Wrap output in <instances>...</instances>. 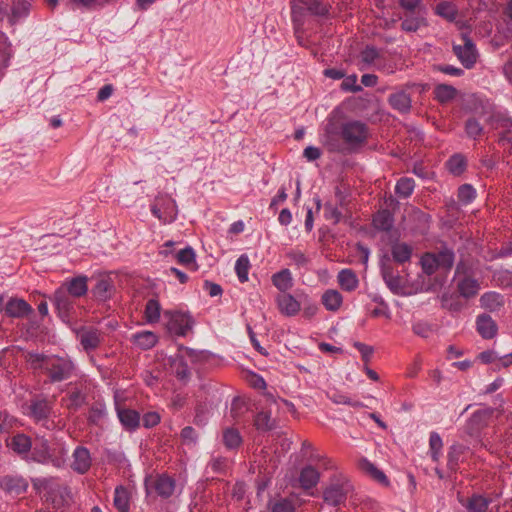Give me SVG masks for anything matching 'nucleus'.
Returning a JSON list of instances; mask_svg holds the SVG:
<instances>
[{
  "instance_id": "412c9836",
  "label": "nucleus",
  "mask_w": 512,
  "mask_h": 512,
  "mask_svg": "<svg viewBox=\"0 0 512 512\" xmlns=\"http://www.w3.org/2000/svg\"><path fill=\"white\" fill-rule=\"evenodd\" d=\"M319 479L320 474L318 470L308 465L300 471L298 482L301 488L309 490L318 484Z\"/></svg>"
},
{
  "instance_id": "13d9d810",
  "label": "nucleus",
  "mask_w": 512,
  "mask_h": 512,
  "mask_svg": "<svg viewBox=\"0 0 512 512\" xmlns=\"http://www.w3.org/2000/svg\"><path fill=\"white\" fill-rule=\"evenodd\" d=\"M177 260L183 265L195 262V252L191 247H186L177 253Z\"/></svg>"
},
{
  "instance_id": "b1692460",
  "label": "nucleus",
  "mask_w": 512,
  "mask_h": 512,
  "mask_svg": "<svg viewBox=\"0 0 512 512\" xmlns=\"http://www.w3.org/2000/svg\"><path fill=\"white\" fill-rule=\"evenodd\" d=\"M73 461L70 466L79 473L86 472L91 465L89 450H73Z\"/></svg>"
},
{
  "instance_id": "2f4dec72",
  "label": "nucleus",
  "mask_w": 512,
  "mask_h": 512,
  "mask_svg": "<svg viewBox=\"0 0 512 512\" xmlns=\"http://www.w3.org/2000/svg\"><path fill=\"white\" fill-rule=\"evenodd\" d=\"M342 295L337 290H327L322 295V303L329 311H337L342 304Z\"/></svg>"
},
{
  "instance_id": "7c9ffc66",
  "label": "nucleus",
  "mask_w": 512,
  "mask_h": 512,
  "mask_svg": "<svg viewBox=\"0 0 512 512\" xmlns=\"http://www.w3.org/2000/svg\"><path fill=\"white\" fill-rule=\"evenodd\" d=\"M338 282L342 289L353 291L358 286L356 274L351 269H343L338 274Z\"/></svg>"
},
{
  "instance_id": "20e7f679",
  "label": "nucleus",
  "mask_w": 512,
  "mask_h": 512,
  "mask_svg": "<svg viewBox=\"0 0 512 512\" xmlns=\"http://www.w3.org/2000/svg\"><path fill=\"white\" fill-rule=\"evenodd\" d=\"M493 409H483L474 412L464 426V433L470 438L479 440L486 447L488 443L482 441V433L488 427L492 418Z\"/></svg>"
},
{
  "instance_id": "473e14b6",
  "label": "nucleus",
  "mask_w": 512,
  "mask_h": 512,
  "mask_svg": "<svg viewBox=\"0 0 512 512\" xmlns=\"http://www.w3.org/2000/svg\"><path fill=\"white\" fill-rule=\"evenodd\" d=\"M114 506L120 512H129L130 509V493L129 491L120 486L115 489Z\"/></svg>"
},
{
  "instance_id": "f03ea898",
  "label": "nucleus",
  "mask_w": 512,
  "mask_h": 512,
  "mask_svg": "<svg viewBox=\"0 0 512 512\" xmlns=\"http://www.w3.org/2000/svg\"><path fill=\"white\" fill-rule=\"evenodd\" d=\"M69 450H16L20 458L28 462H37L55 467L66 465V453Z\"/></svg>"
},
{
  "instance_id": "f704fd0d",
  "label": "nucleus",
  "mask_w": 512,
  "mask_h": 512,
  "mask_svg": "<svg viewBox=\"0 0 512 512\" xmlns=\"http://www.w3.org/2000/svg\"><path fill=\"white\" fill-rule=\"evenodd\" d=\"M415 188V181L413 178L402 177L395 186V193L399 198L406 199L410 197Z\"/></svg>"
},
{
  "instance_id": "de8ad7c7",
  "label": "nucleus",
  "mask_w": 512,
  "mask_h": 512,
  "mask_svg": "<svg viewBox=\"0 0 512 512\" xmlns=\"http://www.w3.org/2000/svg\"><path fill=\"white\" fill-rule=\"evenodd\" d=\"M465 131L468 137L477 139L483 133V127L475 118H469L465 122Z\"/></svg>"
},
{
  "instance_id": "423d86ee",
  "label": "nucleus",
  "mask_w": 512,
  "mask_h": 512,
  "mask_svg": "<svg viewBox=\"0 0 512 512\" xmlns=\"http://www.w3.org/2000/svg\"><path fill=\"white\" fill-rule=\"evenodd\" d=\"M151 212L163 224H168L177 218L178 209L174 199L169 195L160 194L154 199Z\"/></svg>"
},
{
  "instance_id": "603ef678",
  "label": "nucleus",
  "mask_w": 512,
  "mask_h": 512,
  "mask_svg": "<svg viewBox=\"0 0 512 512\" xmlns=\"http://www.w3.org/2000/svg\"><path fill=\"white\" fill-rule=\"evenodd\" d=\"M458 198L462 203H470L475 198V190L470 184H463L458 189Z\"/></svg>"
},
{
  "instance_id": "72a5a7b5",
  "label": "nucleus",
  "mask_w": 512,
  "mask_h": 512,
  "mask_svg": "<svg viewBox=\"0 0 512 512\" xmlns=\"http://www.w3.org/2000/svg\"><path fill=\"white\" fill-rule=\"evenodd\" d=\"M391 253L397 263H405L411 258L412 247L406 243H395L391 248Z\"/></svg>"
},
{
  "instance_id": "ea45409f",
  "label": "nucleus",
  "mask_w": 512,
  "mask_h": 512,
  "mask_svg": "<svg viewBox=\"0 0 512 512\" xmlns=\"http://www.w3.org/2000/svg\"><path fill=\"white\" fill-rule=\"evenodd\" d=\"M160 304L156 299H149L145 306L144 316L147 322L155 323L160 318Z\"/></svg>"
},
{
  "instance_id": "e433bc0d",
  "label": "nucleus",
  "mask_w": 512,
  "mask_h": 512,
  "mask_svg": "<svg viewBox=\"0 0 512 512\" xmlns=\"http://www.w3.org/2000/svg\"><path fill=\"white\" fill-rule=\"evenodd\" d=\"M436 257L439 268L450 270L454 264V252L451 249L443 248L437 253H433Z\"/></svg>"
},
{
  "instance_id": "c85d7f7f",
  "label": "nucleus",
  "mask_w": 512,
  "mask_h": 512,
  "mask_svg": "<svg viewBox=\"0 0 512 512\" xmlns=\"http://www.w3.org/2000/svg\"><path fill=\"white\" fill-rule=\"evenodd\" d=\"M359 468L364 472L366 473L367 475H369L370 477H372L373 479H375L376 481L380 482V483H383V484H387L388 483V480H387V477L385 476V474L379 470L372 462H370L369 460L363 458L359 461Z\"/></svg>"
},
{
  "instance_id": "6e6552de",
  "label": "nucleus",
  "mask_w": 512,
  "mask_h": 512,
  "mask_svg": "<svg viewBox=\"0 0 512 512\" xmlns=\"http://www.w3.org/2000/svg\"><path fill=\"white\" fill-rule=\"evenodd\" d=\"M462 39L464 44L453 45V52L465 68L471 69L477 61L478 54L468 34L463 33Z\"/></svg>"
},
{
  "instance_id": "0eeeda50",
  "label": "nucleus",
  "mask_w": 512,
  "mask_h": 512,
  "mask_svg": "<svg viewBox=\"0 0 512 512\" xmlns=\"http://www.w3.org/2000/svg\"><path fill=\"white\" fill-rule=\"evenodd\" d=\"M73 370L72 361L58 356H50L44 372L48 375L51 383H56L68 379Z\"/></svg>"
},
{
  "instance_id": "a19ab883",
  "label": "nucleus",
  "mask_w": 512,
  "mask_h": 512,
  "mask_svg": "<svg viewBox=\"0 0 512 512\" xmlns=\"http://www.w3.org/2000/svg\"><path fill=\"white\" fill-rule=\"evenodd\" d=\"M250 267L251 265L247 255L243 254L237 259L235 271L241 283L248 281V272Z\"/></svg>"
},
{
  "instance_id": "e2e57ef3",
  "label": "nucleus",
  "mask_w": 512,
  "mask_h": 512,
  "mask_svg": "<svg viewBox=\"0 0 512 512\" xmlns=\"http://www.w3.org/2000/svg\"><path fill=\"white\" fill-rule=\"evenodd\" d=\"M16 419L6 411L0 412V432H9Z\"/></svg>"
},
{
  "instance_id": "c756f323",
  "label": "nucleus",
  "mask_w": 512,
  "mask_h": 512,
  "mask_svg": "<svg viewBox=\"0 0 512 512\" xmlns=\"http://www.w3.org/2000/svg\"><path fill=\"white\" fill-rule=\"evenodd\" d=\"M435 99L439 103H448L453 100L457 95V90L455 87L448 84H438L434 88Z\"/></svg>"
},
{
  "instance_id": "58836bf2",
  "label": "nucleus",
  "mask_w": 512,
  "mask_h": 512,
  "mask_svg": "<svg viewBox=\"0 0 512 512\" xmlns=\"http://www.w3.org/2000/svg\"><path fill=\"white\" fill-rule=\"evenodd\" d=\"M490 502L491 500L484 496L473 495L469 499L466 507L470 512H486Z\"/></svg>"
},
{
  "instance_id": "680f3d73",
  "label": "nucleus",
  "mask_w": 512,
  "mask_h": 512,
  "mask_svg": "<svg viewBox=\"0 0 512 512\" xmlns=\"http://www.w3.org/2000/svg\"><path fill=\"white\" fill-rule=\"evenodd\" d=\"M357 76L355 74L350 75L345 78V80L341 84V88L345 91L350 92H360L362 90V87L360 85H357Z\"/></svg>"
},
{
  "instance_id": "a18cd8bd",
  "label": "nucleus",
  "mask_w": 512,
  "mask_h": 512,
  "mask_svg": "<svg viewBox=\"0 0 512 512\" xmlns=\"http://www.w3.org/2000/svg\"><path fill=\"white\" fill-rule=\"evenodd\" d=\"M447 168L453 175H460L466 168V160L464 156L456 154L447 162Z\"/></svg>"
},
{
  "instance_id": "dca6fc26",
  "label": "nucleus",
  "mask_w": 512,
  "mask_h": 512,
  "mask_svg": "<svg viewBox=\"0 0 512 512\" xmlns=\"http://www.w3.org/2000/svg\"><path fill=\"white\" fill-rule=\"evenodd\" d=\"M78 337L84 350H94L101 342V333L97 329L93 328H82L78 331Z\"/></svg>"
},
{
  "instance_id": "f257e3e1",
  "label": "nucleus",
  "mask_w": 512,
  "mask_h": 512,
  "mask_svg": "<svg viewBox=\"0 0 512 512\" xmlns=\"http://www.w3.org/2000/svg\"><path fill=\"white\" fill-rule=\"evenodd\" d=\"M33 488L38 495L54 508L68 505L71 495L68 489L54 478H36L32 481Z\"/></svg>"
},
{
  "instance_id": "1a4fd4ad",
  "label": "nucleus",
  "mask_w": 512,
  "mask_h": 512,
  "mask_svg": "<svg viewBox=\"0 0 512 512\" xmlns=\"http://www.w3.org/2000/svg\"><path fill=\"white\" fill-rule=\"evenodd\" d=\"M145 488L147 493L155 490L159 496L168 498L174 493L175 481L165 474L156 477L149 476L145 479Z\"/></svg>"
},
{
  "instance_id": "5fc2aeb1",
  "label": "nucleus",
  "mask_w": 512,
  "mask_h": 512,
  "mask_svg": "<svg viewBox=\"0 0 512 512\" xmlns=\"http://www.w3.org/2000/svg\"><path fill=\"white\" fill-rule=\"evenodd\" d=\"M442 307L448 309L451 312H459L463 305L458 298L448 295L442 296Z\"/></svg>"
},
{
  "instance_id": "ddd939ff",
  "label": "nucleus",
  "mask_w": 512,
  "mask_h": 512,
  "mask_svg": "<svg viewBox=\"0 0 512 512\" xmlns=\"http://www.w3.org/2000/svg\"><path fill=\"white\" fill-rule=\"evenodd\" d=\"M275 302L279 312L286 317H293L301 310V304L290 293L278 294Z\"/></svg>"
},
{
  "instance_id": "69168bd1",
  "label": "nucleus",
  "mask_w": 512,
  "mask_h": 512,
  "mask_svg": "<svg viewBox=\"0 0 512 512\" xmlns=\"http://www.w3.org/2000/svg\"><path fill=\"white\" fill-rule=\"evenodd\" d=\"M12 448H31V439L25 434H17L13 436L11 442Z\"/></svg>"
},
{
  "instance_id": "4be33fe9",
  "label": "nucleus",
  "mask_w": 512,
  "mask_h": 512,
  "mask_svg": "<svg viewBox=\"0 0 512 512\" xmlns=\"http://www.w3.org/2000/svg\"><path fill=\"white\" fill-rule=\"evenodd\" d=\"M273 285L281 292L287 293L293 287V277L289 269L285 268L271 277Z\"/></svg>"
},
{
  "instance_id": "052dcab7",
  "label": "nucleus",
  "mask_w": 512,
  "mask_h": 512,
  "mask_svg": "<svg viewBox=\"0 0 512 512\" xmlns=\"http://www.w3.org/2000/svg\"><path fill=\"white\" fill-rule=\"evenodd\" d=\"M360 56L363 63L370 65L379 57V53L374 46H367Z\"/></svg>"
},
{
  "instance_id": "6e6d98bb",
  "label": "nucleus",
  "mask_w": 512,
  "mask_h": 512,
  "mask_svg": "<svg viewBox=\"0 0 512 512\" xmlns=\"http://www.w3.org/2000/svg\"><path fill=\"white\" fill-rule=\"evenodd\" d=\"M325 218L327 220H332L334 224H337L342 218V212L338 209V207L332 205L331 203H326L324 206Z\"/></svg>"
},
{
  "instance_id": "49530a36",
  "label": "nucleus",
  "mask_w": 512,
  "mask_h": 512,
  "mask_svg": "<svg viewBox=\"0 0 512 512\" xmlns=\"http://www.w3.org/2000/svg\"><path fill=\"white\" fill-rule=\"evenodd\" d=\"M223 442L227 448H237L241 444L242 438L238 430L228 428L223 433Z\"/></svg>"
},
{
  "instance_id": "c9c22d12",
  "label": "nucleus",
  "mask_w": 512,
  "mask_h": 512,
  "mask_svg": "<svg viewBox=\"0 0 512 512\" xmlns=\"http://www.w3.org/2000/svg\"><path fill=\"white\" fill-rule=\"evenodd\" d=\"M50 356L40 353L27 352L25 354V360L29 364L30 368L34 371L42 370L46 368V362H48Z\"/></svg>"
},
{
  "instance_id": "9d476101",
  "label": "nucleus",
  "mask_w": 512,
  "mask_h": 512,
  "mask_svg": "<svg viewBox=\"0 0 512 512\" xmlns=\"http://www.w3.org/2000/svg\"><path fill=\"white\" fill-rule=\"evenodd\" d=\"M73 296L67 293L64 287L58 288L53 296L54 305L59 316L63 321H69L70 315L74 309Z\"/></svg>"
},
{
  "instance_id": "c03bdc74",
  "label": "nucleus",
  "mask_w": 512,
  "mask_h": 512,
  "mask_svg": "<svg viewBox=\"0 0 512 512\" xmlns=\"http://www.w3.org/2000/svg\"><path fill=\"white\" fill-rule=\"evenodd\" d=\"M254 424L257 430L269 431L274 427L275 421L268 412H259L254 418Z\"/></svg>"
},
{
  "instance_id": "338daca9",
  "label": "nucleus",
  "mask_w": 512,
  "mask_h": 512,
  "mask_svg": "<svg viewBox=\"0 0 512 512\" xmlns=\"http://www.w3.org/2000/svg\"><path fill=\"white\" fill-rule=\"evenodd\" d=\"M353 345L361 353L363 361L367 364L374 352L373 347L357 341Z\"/></svg>"
},
{
  "instance_id": "6ab92c4d",
  "label": "nucleus",
  "mask_w": 512,
  "mask_h": 512,
  "mask_svg": "<svg viewBox=\"0 0 512 512\" xmlns=\"http://www.w3.org/2000/svg\"><path fill=\"white\" fill-rule=\"evenodd\" d=\"M479 289L480 284L478 280L471 276L466 275L457 282V290L459 294L466 299L475 297L478 294Z\"/></svg>"
},
{
  "instance_id": "09e8293b",
  "label": "nucleus",
  "mask_w": 512,
  "mask_h": 512,
  "mask_svg": "<svg viewBox=\"0 0 512 512\" xmlns=\"http://www.w3.org/2000/svg\"><path fill=\"white\" fill-rule=\"evenodd\" d=\"M421 265L424 273L427 275H432L439 268L433 253H425L421 258Z\"/></svg>"
},
{
  "instance_id": "39448f33",
  "label": "nucleus",
  "mask_w": 512,
  "mask_h": 512,
  "mask_svg": "<svg viewBox=\"0 0 512 512\" xmlns=\"http://www.w3.org/2000/svg\"><path fill=\"white\" fill-rule=\"evenodd\" d=\"M350 489L348 479L341 472L336 471L331 477L330 485L325 489L324 500L331 505L342 503Z\"/></svg>"
},
{
  "instance_id": "393cba45",
  "label": "nucleus",
  "mask_w": 512,
  "mask_h": 512,
  "mask_svg": "<svg viewBox=\"0 0 512 512\" xmlns=\"http://www.w3.org/2000/svg\"><path fill=\"white\" fill-rule=\"evenodd\" d=\"M121 424L129 430L137 428L140 424V414L132 409H117Z\"/></svg>"
},
{
  "instance_id": "9b49d317",
  "label": "nucleus",
  "mask_w": 512,
  "mask_h": 512,
  "mask_svg": "<svg viewBox=\"0 0 512 512\" xmlns=\"http://www.w3.org/2000/svg\"><path fill=\"white\" fill-rule=\"evenodd\" d=\"M165 314H168L166 312ZM170 320L168 323V328L171 332L178 336H185L189 331L192 330L194 321L189 314L175 312L169 313Z\"/></svg>"
},
{
  "instance_id": "bb28decb",
  "label": "nucleus",
  "mask_w": 512,
  "mask_h": 512,
  "mask_svg": "<svg viewBox=\"0 0 512 512\" xmlns=\"http://www.w3.org/2000/svg\"><path fill=\"white\" fill-rule=\"evenodd\" d=\"M309 13L316 16H325L329 13L330 5L324 0H297Z\"/></svg>"
},
{
  "instance_id": "7ed1b4c3",
  "label": "nucleus",
  "mask_w": 512,
  "mask_h": 512,
  "mask_svg": "<svg viewBox=\"0 0 512 512\" xmlns=\"http://www.w3.org/2000/svg\"><path fill=\"white\" fill-rule=\"evenodd\" d=\"M368 135L367 125L360 121H349L341 126L340 137L351 150L364 145Z\"/></svg>"
},
{
  "instance_id": "37998d69",
  "label": "nucleus",
  "mask_w": 512,
  "mask_h": 512,
  "mask_svg": "<svg viewBox=\"0 0 512 512\" xmlns=\"http://www.w3.org/2000/svg\"><path fill=\"white\" fill-rule=\"evenodd\" d=\"M436 12L441 17L447 19L450 22L456 20L458 15V10L456 6L451 2H441L436 7Z\"/></svg>"
},
{
  "instance_id": "4d7b16f0",
  "label": "nucleus",
  "mask_w": 512,
  "mask_h": 512,
  "mask_svg": "<svg viewBox=\"0 0 512 512\" xmlns=\"http://www.w3.org/2000/svg\"><path fill=\"white\" fill-rule=\"evenodd\" d=\"M272 512H294L295 506L289 499H280L271 505Z\"/></svg>"
},
{
  "instance_id": "bf43d9fd",
  "label": "nucleus",
  "mask_w": 512,
  "mask_h": 512,
  "mask_svg": "<svg viewBox=\"0 0 512 512\" xmlns=\"http://www.w3.org/2000/svg\"><path fill=\"white\" fill-rule=\"evenodd\" d=\"M68 400V409L76 410L85 402V396L79 390H75L69 394Z\"/></svg>"
},
{
  "instance_id": "3c124183",
  "label": "nucleus",
  "mask_w": 512,
  "mask_h": 512,
  "mask_svg": "<svg viewBox=\"0 0 512 512\" xmlns=\"http://www.w3.org/2000/svg\"><path fill=\"white\" fill-rule=\"evenodd\" d=\"M180 437L182 445L191 446L196 444L198 436L193 427L186 426L182 429Z\"/></svg>"
},
{
  "instance_id": "cd10ccee",
  "label": "nucleus",
  "mask_w": 512,
  "mask_h": 512,
  "mask_svg": "<svg viewBox=\"0 0 512 512\" xmlns=\"http://www.w3.org/2000/svg\"><path fill=\"white\" fill-rule=\"evenodd\" d=\"M481 306L491 312L497 311L503 306V297L496 292H488L480 298Z\"/></svg>"
},
{
  "instance_id": "2eb2a0df",
  "label": "nucleus",
  "mask_w": 512,
  "mask_h": 512,
  "mask_svg": "<svg viewBox=\"0 0 512 512\" xmlns=\"http://www.w3.org/2000/svg\"><path fill=\"white\" fill-rule=\"evenodd\" d=\"M390 106L401 114H407L412 108V99L405 90H398L388 97Z\"/></svg>"
},
{
  "instance_id": "4468645a",
  "label": "nucleus",
  "mask_w": 512,
  "mask_h": 512,
  "mask_svg": "<svg viewBox=\"0 0 512 512\" xmlns=\"http://www.w3.org/2000/svg\"><path fill=\"white\" fill-rule=\"evenodd\" d=\"M7 316L11 318H24L32 313L33 309L31 305L20 298H11L4 308Z\"/></svg>"
},
{
  "instance_id": "5701e85b",
  "label": "nucleus",
  "mask_w": 512,
  "mask_h": 512,
  "mask_svg": "<svg viewBox=\"0 0 512 512\" xmlns=\"http://www.w3.org/2000/svg\"><path fill=\"white\" fill-rule=\"evenodd\" d=\"M114 291V285L111 279L101 278L92 289V294L99 301H106L111 298Z\"/></svg>"
},
{
  "instance_id": "8fccbe9b",
  "label": "nucleus",
  "mask_w": 512,
  "mask_h": 512,
  "mask_svg": "<svg viewBox=\"0 0 512 512\" xmlns=\"http://www.w3.org/2000/svg\"><path fill=\"white\" fill-rule=\"evenodd\" d=\"M30 10V3L27 1H21L15 4L12 8V16L10 21L14 24L18 19L28 14Z\"/></svg>"
},
{
  "instance_id": "f8f14e48",
  "label": "nucleus",
  "mask_w": 512,
  "mask_h": 512,
  "mask_svg": "<svg viewBox=\"0 0 512 512\" xmlns=\"http://www.w3.org/2000/svg\"><path fill=\"white\" fill-rule=\"evenodd\" d=\"M52 412V402L46 397L36 396L30 400L29 415L36 421L46 420Z\"/></svg>"
},
{
  "instance_id": "f3484780",
  "label": "nucleus",
  "mask_w": 512,
  "mask_h": 512,
  "mask_svg": "<svg viewBox=\"0 0 512 512\" xmlns=\"http://www.w3.org/2000/svg\"><path fill=\"white\" fill-rule=\"evenodd\" d=\"M0 486L7 493L19 495L26 491L28 483L19 476H6L0 480Z\"/></svg>"
},
{
  "instance_id": "4c0bfd02",
  "label": "nucleus",
  "mask_w": 512,
  "mask_h": 512,
  "mask_svg": "<svg viewBox=\"0 0 512 512\" xmlns=\"http://www.w3.org/2000/svg\"><path fill=\"white\" fill-rule=\"evenodd\" d=\"M382 276L387 284V286L390 288L393 292H398L399 289H401V278L399 275H395L393 273V270L389 266H383L382 267Z\"/></svg>"
},
{
  "instance_id": "864d4df0",
  "label": "nucleus",
  "mask_w": 512,
  "mask_h": 512,
  "mask_svg": "<svg viewBox=\"0 0 512 512\" xmlns=\"http://www.w3.org/2000/svg\"><path fill=\"white\" fill-rule=\"evenodd\" d=\"M422 24L425 25L423 18L411 17L402 21L401 28L406 32H415L420 28Z\"/></svg>"
},
{
  "instance_id": "a878e982",
  "label": "nucleus",
  "mask_w": 512,
  "mask_h": 512,
  "mask_svg": "<svg viewBox=\"0 0 512 512\" xmlns=\"http://www.w3.org/2000/svg\"><path fill=\"white\" fill-rule=\"evenodd\" d=\"M393 215L387 209L378 211L373 217V226L377 230L390 231L393 226Z\"/></svg>"
},
{
  "instance_id": "774afa93",
  "label": "nucleus",
  "mask_w": 512,
  "mask_h": 512,
  "mask_svg": "<svg viewBox=\"0 0 512 512\" xmlns=\"http://www.w3.org/2000/svg\"><path fill=\"white\" fill-rule=\"evenodd\" d=\"M142 421L146 428H151L160 422V415L157 412H148L144 414Z\"/></svg>"
},
{
  "instance_id": "0e129e2a",
  "label": "nucleus",
  "mask_w": 512,
  "mask_h": 512,
  "mask_svg": "<svg viewBox=\"0 0 512 512\" xmlns=\"http://www.w3.org/2000/svg\"><path fill=\"white\" fill-rule=\"evenodd\" d=\"M175 375L180 380H187L190 376V371L187 364L180 359L178 362L174 364Z\"/></svg>"
},
{
  "instance_id": "a211bd4d",
  "label": "nucleus",
  "mask_w": 512,
  "mask_h": 512,
  "mask_svg": "<svg viewBox=\"0 0 512 512\" xmlns=\"http://www.w3.org/2000/svg\"><path fill=\"white\" fill-rule=\"evenodd\" d=\"M477 331L484 339H492L497 334V324L487 314H482L477 317L476 321Z\"/></svg>"
},
{
  "instance_id": "79ce46f5",
  "label": "nucleus",
  "mask_w": 512,
  "mask_h": 512,
  "mask_svg": "<svg viewBox=\"0 0 512 512\" xmlns=\"http://www.w3.org/2000/svg\"><path fill=\"white\" fill-rule=\"evenodd\" d=\"M134 341L142 349H150L157 343V336L150 331H144L134 335Z\"/></svg>"
},
{
  "instance_id": "aec40b11",
  "label": "nucleus",
  "mask_w": 512,
  "mask_h": 512,
  "mask_svg": "<svg viewBox=\"0 0 512 512\" xmlns=\"http://www.w3.org/2000/svg\"><path fill=\"white\" fill-rule=\"evenodd\" d=\"M87 280L86 276H77L64 282L61 287H64L71 296L79 298L88 291Z\"/></svg>"
}]
</instances>
